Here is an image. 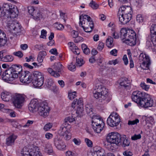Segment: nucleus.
Masks as SVG:
<instances>
[{
  "mask_svg": "<svg viewBox=\"0 0 156 156\" xmlns=\"http://www.w3.org/2000/svg\"><path fill=\"white\" fill-rule=\"evenodd\" d=\"M44 147V151L48 154H50L52 153L53 151L51 145L49 142L46 143Z\"/></svg>",
  "mask_w": 156,
  "mask_h": 156,
  "instance_id": "obj_28",
  "label": "nucleus"
},
{
  "mask_svg": "<svg viewBox=\"0 0 156 156\" xmlns=\"http://www.w3.org/2000/svg\"><path fill=\"white\" fill-rule=\"evenodd\" d=\"M132 99L133 101L142 107H151L154 104L153 101L149 94L139 91H135L133 93Z\"/></svg>",
  "mask_w": 156,
  "mask_h": 156,
  "instance_id": "obj_1",
  "label": "nucleus"
},
{
  "mask_svg": "<svg viewBox=\"0 0 156 156\" xmlns=\"http://www.w3.org/2000/svg\"><path fill=\"white\" fill-rule=\"evenodd\" d=\"M139 60L140 62H142L140 67L142 69L144 70L149 69L151 62L148 55L145 54L141 53L139 56Z\"/></svg>",
  "mask_w": 156,
  "mask_h": 156,
  "instance_id": "obj_9",
  "label": "nucleus"
},
{
  "mask_svg": "<svg viewBox=\"0 0 156 156\" xmlns=\"http://www.w3.org/2000/svg\"><path fill=\"white\" fill-rule=\"evenodd\" d=\"M53 66L55 71L59 73H62L64 68L62 65L59 62H55Z\"/></svg>",
  "mask_w": 156,
  "mask_h": 156,
  "instance_id": "obj_26",
  "label": "nucleus"
},
{
  "mask_svg": "<svg viewBox=\"0 0 156 156\" xmlns=\"http://www.w3.org/2000/svg\"><path fill=\"white\" fill-rule=\"evenodd\" d=\"M113 38L111 37H108L106 40V44L109 48H111L114 46L113 44Z\"/></svg>",
  "mask_w": 156,
  "mask_h": 156,
  "instance_id": "obj_32",
  "label": "nucleus"
},
{
  "mask_svg": "<svg viewBox=\"0 0 156 156\" xmlns=\"http://www.w3.org/2000/svg\"><path fill=\"white\" fill-rule=\"evenodd\" d=\"M89 5L93 9H97L98 7V5L93 0L89 3Z\"/></svg>",
  "mask_w": 156,
  "mask_h": 156,
  "instance_id": "obj_43",
  "label": "nucleus"
},
{
  "mask_svg": "<svg viewBox=\"0 0 156 156\" xmlns=\"http://www.w3.org/2000/svg\"><path fill=\"white\" fill-rule=\"evenodd\" d=\"M27 8L29 14L33 16L36 9H34V7L31 6H28Z\"/></svg>",
  "mask_w": 156,
  "mask_h": 156,
  "instance_id": "obj_44",
  "label": "nucleus"
},
{
  "mask_svg": "<svg viewBox=\"0 0 156 156\" xmlns=\"http://www.w3.org/2000/svg\"><path fill=\"white\" fill-rule=\"evenodd\" d=\"M32 16L33 19L35 20H39L43 18L41 13L40 12V11L37 9H36V11Z\"/></svg>",
  "mask_w": 156,
  "mask_h": 156,
  "instance_id": "obj_30",
  "label": "nucleus"
},
{
  "mask_svg": "<svg viewBox=\"0 0 156 156\" xmlns=\"http://www.w3.org/2000/svg\"><path fill=\"white\" fill-rule=\"evenodd\" d=\"M106 140L111 144H115L117 146L121 144L122 137L117 132H111L108 134Z\"/></svg>",
  "mask_w": 156,
  "mask_h": 156,
  "instance_id": "obj_7",
  "label": "nucleus"
},
{
  "mask_svg": "<svg viewBox=\"0 0 156 156\" xmlns=\"http://www.w3.org/2000/svg\"><path fill=\"white\" fill-rule=\"evenodd\" d=\"M12 5V4H11L4 3L2 6L3 9L2 13L9 11L10 8V6Z\"/></svg>",
  "mask_w": 156,
  "mask_h": 156,
  "instance_id": "obj_34",
  "label": "nucleus"
},
{
  "mask_svg": "<svg viewBox=\"0 0 156 156\" xmlns=\"http://www.w3.org/2000/svg\"><path fill=\"white\" fill-rule=\"evenodd\" d=\"M143 17L141 14H138L136 17V20L137 22L139 23H142L143 21Z\"/></svg>",
  "mask_w": 156,
  "mask_h": 156,
  "instance_id": "obj_49",
  "label": "nucleus"
},
{
  "mask_svg": "<svg viewBox=\"0 0 156 156\" xmlns=\"http://www.w3.org/2000/svg\"><path fill=\"white\" fill-rule=\"evenodd\" d=\"M23 150L21 153L22 156H42L39 148L37 146L34 147L30 151H24V149Z\"/></svg>",
  "mask_w": 156,
  "mask_h": 156,
  "instance_id": "obj_13",
  "label": "nucleus"
},
{
  "mask_svg": "<svg viewBox=\"0 0 156 156\" xmlns=\"http://www.w3.org/2000/svg\"><path fill=\"white\" fill-rule=\"evenodd\" d=\"M93 93L94 97L98 99L101 104L107 103L111 100L108 94L107 89L101 85L97 84Z\"/></svg>",
  "mask_w": 156,
  "mask_h": 156,
  "instance_id": "obj_3",
  "label": "nucleus"
},
{
  "mask_svg": "<svg viewBox=\"0 0 156 156\" xmlns=\"http://www.w3.org/2000/svg\"><path fill=\"white\" fill-rule=\"evenodd\" d=\"M104 46V44L101 41H99L98 44V49L99 51H101L103 48Z\"/></svg>",
  "mask_w": 156,
  "mask_h": 156,
  "instance_id": "obj_57",
  "label": "nucleus"
},
{
  "mask_svg": "<svg viewBox=\"0 0 156 156\" xmlns=\"http://www.w3.org/2000/svg\"><path fill=\"white\" fill-rule=\"evenodd\" d=\"M13 54L15 56H17L20 58H21L23 55V53L20 51L14 52Z\"/></svg>",
  "mask_w": 156,
  "mask_h": 156,
  "instance_id": "obj_59",
  "label": "nucleus"
},
{
  "mask_svg": "<svg viewBox=\"0 0 156 156\" xmlns=\"http://www.w3.org/2000/svg\"><path fill=\"white\" fill-rule=\"evenodd\" d=\"M103 60L104 58H103L101 57H99L97 58V60H96L98 65L100 66V68L102 69L105 68V67H104L103 65H101V64L102 63Z\"/></svg>",
  "mask_w": 156,
  "mask_h": 156,
  "instance_id": "obj_40",
  "label": "nucleus"
},
{
  "mask_svg": "<svg viewBox=\"0 0 156 156\" xmlns=\"http://www.w3.org/2000/svg\"><path fill=\"white\" fill-rule=\"evenodd\" d=\"M85 108L87 113L91 116L92 114L93 113L92 105L90 104H87L86 105Z\"/></svg>",
  "mask_w": 156,
  "mask_h": 156,
  "instance_id": "obj_33",
  "label": "nucleus"
},
{
  "mask_svg": "<svg viewBox=\"0 0 156 156\" xmlns=\"http://www.w3.org/2000/svg\"><path fill=\"white\" fill-rule=\"evenodd\" d=\"M85 141L87 145L89 147H92L93 146V144L92 141L88 138H85Z\"/></svg>",
  "mask_w": 156,
  "mask_h": 156,
  "instance_id": "obj_54",
  "label": "nucleus"
},
{
  "mask_svg": "<svg viewBox=\"0 0 156 156\" xmlns=\"http://www.w3.org/2000/svg\"><path fill=\"white\" fill-rule=\"evenodd\" d=\"M123 154L125 156H133V155L132 152L128 150L124 151Z\"/></svg>",
  "mask_w": 156,
  "mask_h": 156,
  "instance_id": "obj_58",
  "label": "nucleus"
},
{
  "mask_svg": "<svg viewBox=\"0 0 156 156\" xmlns=\"http://www.w3.org/2000/svg\"><path fill=\"white\" fill-rule=\"evenodd\" d=\"M68 69L71 71H74L76 70V66L75 65H73L72 63H71L68 66Z\"/></svg>",
  "mask_w": 156,
  "mask_h": 156,
  "instance_id": "obj_60",
  "label": "nucleus"
},
{
  "mask_svg": "<svg viewBox=\"0 0 156 156\" xmlns=\"http://www.w3.org/2000/svg\"><path fill=\"white\" fill-rule=\"evenodd\" d=\"M33 80V83L35 87H39L41 86L44 83V77L39 79H37Z\"/></svg>",
  "mask_w": 156,
  "mask_h": 156,
  "instance_id": "obj_25",
  "label": "nucleus"
},
{
  "mask_svg": "<svg viewBox=\"0 0 156 156\" xmlns=\"http://www.w3.org/2000/svg\"><path fill=\"white\" fill-rule=\"evenodd\" d=\"M120 33V37L123 42L131 46L136 44V35L133 30L122 28Z\"/></svg>",
  "mask_w": 156,
  "mask_h": 156,
  "instance_id": "obj_4",
  "label": "nucleus"
},
{
  "mask_svg": "<svg viewBox=\"0 0 156 156\" xmlns=\"http://www.w3.org/2000/svg\"><path fill=\"white\" fill-rule=\"evenodd\" d=\"M140 87L142 88L146 91H147L149 88V87L148 85L144 83H141L140 84Z\"/></svg>",
  "mask_w": 156,
  "mask_h": 156,
  "instance_id": "obj_55",
  "label": "nucleus"
},
{
  "mask_svg": "<svg viewBox=\"0 0 156 156\" xmlns=\"http://www.w3.org/2000/svg\"><path fill=\"white\" fill-rule=\"evenodd\" d=\"M76 106L77 107L83 106V100L82 98H79L78 100H77Z\"/></svg>",
  "mask_w": 156,
  "mask_h": 156,
  "instance_id": "obj_62",
  "label": "nucleus"
},
{
  "mask_svg": "<svg viewBox=\"0 0 156 156\" xmlns=\"http://www.w3.org/2000/svg\"><path fill=\"white\" fill-rule=\"evenodd\" d=\"M119 85L126 88H129L130 85V81L126 78H122L119 80Z\"/></svg>",
  "mask_w": 156,
  "mask_h": 156,
  "instance_id": "obj_20",
  "label": "nucleus"
},
{
  "mask_svg": "<svg viewBox=\"0 0 156 156\" xmlns=\"http://www.w3.org/2000/svg\"><path fill=\"white\" fill-rule=\"evenodd\" d=\"M38 100L36 99L32 100L29 105V109L31 112H33L38 109L39 105Z\"/></svg>",
  "mask_w": 156,
  "mask_h": 156,
  "instance_id": "obj_19",
  "label": "nucleus"
},
{
  "mask_svg": "<svg viewBox=\"0 0 156 156\" xmlns=\"http://www.w3.org/2000/svg\"><path fill=\"white\" fill-rule=\"evenodd\" d=\"M17 136L13 134L10 135L6 139V144L7 146H11L14 144Z\"/></svg>",
  "mask_w": 156,
  "mask_h": 156,
  "instance_id": "obj_21",
  "label": "nucleus"
},
{
  "mask_svg": "<svg viewBox=\"0 0 156 156\" xmlns=\"http://www.w3.org/2000/svg\"><path fill=\"white\" fill-rule=\"evenodd\" d=\"M47 32L46 30H43L41 31V34L40 37L41 38H45L46 36Z\"/></svg>",
  "mask_w": 156,
  "mask_h": 156,
  "instance_id": "obj_63",
  "label": "nucleus"
},
{
  "mask_svg": "<svg viewBox=\"0 0 156 156\" xmlns=\"http://www.w3.org/2000/svg\"><path fill=\"white\" fill-rule=\"evenodd\" d=\"M37 110L40 115L45 117L48 115L50 109L47 103L43 102L39 103Z\"/></svg>",
  "mask_w": 156,
  "mask_h": 156,
  "instance_id": "obj_11",
  "label": "nucleus"
},
{
  "mask_svg": "<svg viewBox=\"0 0 156 156\" xmlns=\"http://www.w3.org/2000/svg\"><path fill=\"white\" fill-rule=\"evenodd\" d=\"M25 98L24 94H17L14 95L12 101L14 106L18 108H21L25 101Z\"/></svg>",
  "mask_w": 156,
  "mask_h": 156,
  "instance_id": "obj_10",
  "label": "nucleus"
},
{
  "mask_svg": "<svg viewBox=\"0 0 156 156\" xmlns=\"http://www.w3.org/2000/svg\"><path fill=\"white\" fill-rule=\"evenodd\" d=\"M47 86L48 88H50L52 86H53L52 85L54 83V81L53 80L51 79H48L47 80Z\"/></svg>",
  "mask_w": 156,
  "mask_h": 156,
  "instance_id": "obj_47",
  "label": "nucleus"
},
{
  "mask_svg": "<svg viewBox=\"0 0 156 156\" xmlns=\"http://www.w3.org/2000/svg\"><path fill=\"white\" fill-rule=\"evenodd\" d=\"M22 66L19 65H13L4 71L2 75V80L5 82L12 81L14 79L22 74Z\"/></svg>",
  "mask_w": 156,
  "mask_h": 156,
  "instance_id": "obj_2",
  "label": "nucleus"
},
{
  "mask_svg": "<svg viewBox=\"0 0 156 156\" xmlns=\"http://www.w3.org/2000/svg\"><path fill=\"white\" fill-rule=\"evenodd\" d=\"M122 146L123 147L128 146L130 144V142L126 138V136L124 135L123 137H122Z\"/></svg>",
  "mask_w": 156,
  "mask_h": 156,
  "instance_id": "obj_36",
  "label": "nucleus"
},
{
  "mask_svg": "<svg viewBox=\"0 0 156 156\" xmlns=\"http://www.w3.org/2000/svg\"><path fill=\"white\" fill-rule=\"evenodd\" d=\"M128 54L129 56L130 67V68H133L134 67V63L131 57V53L130 52H128Z\"/></svg>",
  "mask_w": 156,
  "mask_h": 156,
  "instance_id": "obj_46",
  "label": "nucleus"
},
{
  "mask_svg": "<svg viewBox=\"0 0 156 156\" xmlns=\"http://www.w3.org/2000/svg\"><path fill=\"white\" fill-rule=\"evenodd\" d=\"M67 126L63 123L58 131V134L61 136H64L66 133H69V131L67 128Z\"/></svg>",
  "mask_w": 156,
  "mask_h": 156,
  "instance_id": "obj_22",
  "label": "nucleus"
},
{
  "mask_svg": "<svg viewBox=\"0 0 156 156\" xmlns=\"http://www.w3.org/2000/svg\"><path fill=\"white\" fill-rule=\"evenodd\" d=\"M132 9L131 7L128 6H122L119 9L118 13V16H120V15L123 14L132 15Z\"/></svg>",
  "mask_w": 156,
  "mask_h": 156,
  "instance_id": "obj_17",
  "label": "nucleus"
},
{
  "mask_svg": "<svg viewBox=\"0 0 156 156\" xmlns=\"http://www.w3.org/2000/svg\"><path fill=\"white\" fill-rule=\"evenodd\" d=\"M33 77V80L37 79H39L44 77L41 72L38 71H35L32 74Z\"/></svg>",
  "mask_w": 156,
  "mask_h": 156,
  "instance_id": "obj_31",
  "label": "nucleus"
},
{
  "mask_svg": "<svg viewBox=\"0 0 156 156\" xmlns=\"http://www.w3.org/2000/svg\"><path fill=\"white\" fill-rule=\"evenodd\" d=\"M69 48L74 54L78 55L80 53V51L78 48L76 46L75 44V47H70Z\"/></svg>",
  "mask_w": 156,
  "mask_h": 156,
  "instance_id": "obj_42",
  "label": "nucleus"
},
{
  "mask_svg": "<svg viewBox=\"0 0 156 156\" xmlns=\"http://www.w3.org/2000/svg\"><path fill=\"white\" fill-rule=\"evenodd\" d=\"M19 77L20 81L23 83H29L33 80L32 74L27 71H25L24 73L20 74Z\"/></svg>",
  "mask_w": 156,
  "mask_h": 156,
  "instance_id": "obj_12",
  "label": "nucleus"
},
{
  "mask_svg": "<svg viewBox=\"0 0 156 156\" xmlns=\"http://www.w3.org/2000/svg\"><path fill=\"white\" fill-rule=\"evenodd\" d=\"M77 154L74 151L72 152L69 151L66 153V156H77Z\"/></svg>",
  "mask_w": 156,
  "mask_h": 156,
  "instance_id": "obj_50",
  "label": "nucleus"
},
{
  "mask_svg": "<svg viewBox=\"0 0 156 156\" xmlns=\"http://www.w3.org/2000/svg\"><path fill=\"white\" fill-rule=\"evenodd\" d=\"M139 120L137 119L133 121H129L128 124L129 125H134L137 124L138 123H139Z\"/></svg>",
  "mask_w": 156,
  "mask_h": 156,
  "instance_id": "obj_53",
  "label": "nucleus"
},
{
  "mask_svg": "<svg viewBox=\"0 0 156 156\" xmlns=\"http://www.w3.org/2000/svg\"><path fill=\"white\" fill-rule=\"evenodd\" d=\"M53 142L54 144L58 150H64L66 149V145L61 140L58 138L57 136H56L53 138Z\"/></svg>",
  "mask_w": 156,
  "mask_h": 156,
  "instance_id": "obj_16",
  "label": "nucleus"
},
{
  "mask_svg": "<svg viewBox=\"0 0 156 156\" xmlns=\"http://www.w3.org/2000/svg\"><path fill=\"white\" fill-rule=\"evenodd\" d=\"M17 7L14 5H12L9 11L4 12L5 16H9L10 18H14L16 17L19 13Z\"/></svg>",
  "mask_w": 156,
  "mask_h": 156,
  "instance_id": "obj_14",
  "label": "nucleus"
},
{
  "mask_svg": "<svg viewBox=\"0 0 156 156\" xmlns=\"http://www.w3.org/2000/svg\"><path fill=\"white\" fill-rule=\"evenodd\" d=\"M13 57L11 55H4L3 58L2 59V61L5 62H10L13 61Z\"/></svg>",
  "mask_w": 156,
  "mask_h": 156,
  "instance_id": "obj_37",
  "label": "nucleus"
},
{
  "mask_svg": "<svg viewBox=\"0 0 156 156\" xmlns=\"http://www.w3.org/2000/svg\"><path fill=\"white\" fill-rule=\"evenodd\" d=\"M1 98L2 99L5 101H9L10 100L12 99V94L8 92H4L1 94Z\"/></svg>",
  "mask_w": 156,
  "mask_h": 156,
  "instance_id": "obj_24",
  "label": "nucleus"
},
{
  "mask_svg": "<svg viewBox=\"0 0 156 156\" xmlns=\"http://www.w3.org/2000/svg\"><path fill=\"white\" fill-rule=\"evenodd\" d=\"M6 42L7 39L5 34L0 27V46H4Z\"/></svg>",
  "mask_w": 156,
  "mask_h": 156,
  "instance_id": "obj_23",
  "label": "nucleus"
},
{
  "mask_svg": "<svg viewBox=\"0 0 156 156\" xmlns=\"http://www.w3.org/2000/svg\"><path fill=\"white\" fill-rule=\"evenodd\" d=\"M47 55V53L45 51H42L39 52L37 57V60L39 63L43 62V59Z\"/></svg>",
  "mask_w": 156,
  "mask_h": 156,
  "instance_id": "obj_29",
  "label": "nucleus"
},
{
  "mask_svg": "<svg viewBox=\"0 0 156 156\" xmlns=\"http://www.w3.org/2000/svg\"><path fill=\"white\" fill-rule=\"evenodd\" d=\"M73 120H74L73 119L71 118V117H67L64 120V123H63L65 125L67 126L68 125V122H73Z\"/></svg>",
  "mask_w": 156,
  "mask_h": 156,
  "instance_id": "obj_45",
  "label": "nucleus"
},
{
  "mask_svg": "<svg viewBox=\"0 0 156 156\" xmlns=\"http://www.w3.org/2000/svg\"><path fill=\"white\" fill-rule=\"evenodd\" d=\"M141 137V136L140 134L137 135L135 134L133 136H131V139L132 140H135L138 139H140Z\"/></svg>",
  "mask_w": 156,
  "mask_h": 156,
  "instance_id": "obj_51",
  "label": "nucleus"
},
{
  "mask_svg": "<svg viewBox=\"0 0 156 156\" xmlns=\"http://www.w3.org/2000/svg\"><path fill=\"white\" fill-rule=\"evenodd\" d=\"M83 106L77 107V110L76 112L78 115H80V116H81L83 115Z\"/></svg>",
  "mask_w": 156,
  "mask_h": 156,
  "instance_id": "obj_41",
  "label": "nucleus"
},
{
  "mask_svg": "<svg viewBox=\"0 0 156 156\" xmlns=\"http://www.w3.org/2000/svg\"><path fill=\"white\" fill-rule=\"evenodd\" d=\"M54 27L58 30H62L64 28V26L61 24L56 23L54 24Z\"/></svg>",
  "mask_w": 156,
  "mask_h": 156,
  "instance_id": "obj_48",
  "label": "nucleus"
},
{
  "mask_svg": "<svg viewBox=\"0 0 156 156\" xmlns=\"http://www.w3.org/2000/svg\"><path fill=\"white\" fill-rule=\"evenodd\" d=\"M150 32L151 34L156 35V25H152L150 28ZM151 41L153 43L154 46L156 48V37L154 40L151 38Z\"/></svg>",
  "mask_w": 156,
  "mask_h": 156,
  "instance_id": "obj_27",
  "label": "nucleus"
},
{
  "mask_svg": "<svg viewBox=\"0 0 156 156\" xmlns=\"http://www.w3.org/2000/svg\"><path fill=\"white\" fill-rule=\"evenodd\" d=\"M52 127V124L50 123L46 124L44 127V129L45 131H48Z\"/></svg>",
  "mask_w": 156,
  "mask_h": 156,
  "instance_id": "obj_56",
  "label": "nucleus"
},
{
  "mask_svg": "<svg viewBox=\"0 0 156 156\" xmlns=\"http://www.w3.org/2000/svg\"><path fill=\"white\" fill-rule=\"evenodd\" d=\"M84 63V61L83 59L81 58H79L76 57V65L77 66L80 67L82 66Z\"/></svg>",
  "mask_w": 156,
  "mask_h": 156,
  "instance_id": "obj_39",
  "label": "nucleus"
},
{
  "mask_svg": "<svg viewBox=\"0 0 156 156\" xmlns=\"http://www.w3.org/2000/svg\"><path fill=\"white\" fill-rule=\"evenodd\" d=\"M119 21L121 23L125 24L129 22L132 18V15L130 14L123 15L122 14L120 16H118Z\"/></svg>",
  "mask_w": 156,
  "mask_h": 156,
  "instance_id": "obj_18",
  "label": "nucleus"
},
{
  "mask_svg": "<svg viewBox=\"0 0 156 156\" xmlns=\"http://www.w3.org/2000/svg\"><path fill=\"white\" fill-rule=\"evenodd\" d=\"M71 34L72 35L73 38H77L78 36V33L77 31L75 30H73L71 32Z\"/></svg>",
  "mask_w": 156,
  "mask_h": 156,
  "instance_id": "obj_64",
  "label": "nucleus"
},
{
  "mask_svg": "<svg viewBox=\"0 0 156 156\" xmlns=\"http://www.w3.org/2000/svg\"><path fill=\"white\" fill-rule=\"evenodd\" d=\"M48 73L51 75L55 77H58L60 76V74L51 68H49L48 69Z\"/></svg>",
  "mask_w": 156,
  "mask_h": 156,
  "instance_id": "obj_35",
  "label": "nucleus"
},
{
  "mask_svg": "<svg viewBox=\"0 0 156 156\" xmlns=\"http://www.w3.org/2000/svg\"><path fill=\"white\" fill-rule=\"evenodd\" d=\"M76 92L69 93L68 97L69 99L72 100L76 98Z\"/></svg>",
  "mask_w": 156,
  "mask_h": 156,
  "instance_id": "obj_52",
  "label": "nucleus"
},
{
  "mask_svg": "<svg viewBox=\"0 0 156 156\" xmlns=\"http://www.w3.org/2000/svg\"><path fill=\"white\" fill-rule=\"evenodd\" d=\"M79 26L84 31L87 33L91 32L94 27V23L92 19L87 15H82L80 16Z\"/></svg>",
  "mask_w": 156,
  "mask_h": 156,
  "instance_id": "obj_5",
  "label": "nucleus"
},
{
  "mask_svg": "<svg viewBox=\"0 0 156 156\" xmlns=\"http://www.w3.org/2000/svg\"><path fill=\"white\" fill-rule=\"evenodd\" d=\"M9 30L12 34H17L19 35L21 31L22 27L18 23L12 22L9 25Z\"/></svg>",
  "mask_w": 156,
  "mask_h": 156,
  "instance_id": "obj_15",
  "label": "nucleus"
},
{
  "mask_svg": "<svg viewBox=\"0 0 156 156\" xmlns=\"http://www.w3.org/2000/svg\"><path fill=\"white\" fill-rule=\"evenodd\" d=\"M18 35L17 34H12L9 35V38L11 39L16 40L17 38Z\"/></svg>",
  "mask_w": 156,
  "mask_h": 156,
  "instance_id": "obj_61",
  "label": "nucleus"
},
{
  "mask_svg": "<svg viewBox=\"0 0 156 156\" xmlns=\"http://www.w3.org/2000/svg\"><path fill=\"white\" fill-rule=\"evenodd\" d=\"M120 122L118 114L116 112H112L107 119V124L112 127L117 126Z\"/></svg>",
  "mask_w": 156,
  "mask_h": 156,
  "instance_id": "obj_8",
  "label": "nucleus"
},
{
  "mask_svg": "<svg viewBox=\"0 0 156 156\" xmlns=\"http://www.w3.org/2000/svg\"><path fill=\"white\" fill-rule=\"evenodd\" d=\"M92 119V127L94 131L97 133H100L104 125L103 120L97 115H93Z\"/></svg>",
  "mask_w": 156,
  "mask_h": 156,
  "instance_id": "obj_6",
  "label": "nucleus"
},
{
  "mask_svg": "<svg viewBox=\"0 0 156 156\" xmlns=\"http://www.w3.org/2000/svg\"><path fill=\"white\" fill-rule=\"evenodd\" d=\"M98 156H104L105 155L104 151L100 147H97L95 150Z\"/></svg>",
  "mask_w": 156,
  "mask_h": 156,
  "instance_id": "obj_38",
  "label": "nucleus"
}]
</instances>
